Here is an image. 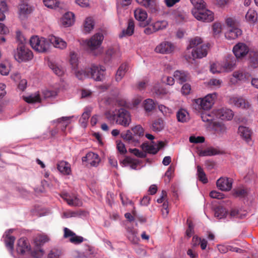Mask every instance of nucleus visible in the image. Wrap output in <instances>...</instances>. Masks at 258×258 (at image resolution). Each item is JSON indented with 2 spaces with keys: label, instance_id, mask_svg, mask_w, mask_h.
Instances as JSON below:
<instances>
[{
  "label": "nucleus",
  "instance_id": "f257e3e1",
  "mask_svg": "<svg viewBox=\"0 0 258 258\" xmlns=\"http://www.w3.org/2000/svg\"><path fill=\"white\" fill-rule=\"evenodd\" d=\"M209 49L208 44H203V40L200 37H196L189 41L187 47L185 57L186 59L202 58L206 57Z\"/></svg>",
  "mask_w": 258,
  "mask_h": 258
},
{
  "label": "nucleus",
  "instance_id": "f03ea898",
  "mask_svg": "<svg viewBox=\"0 0 258 258\" xmlns=\"http://www.w3.org/2000/svg\"><path fill=\"white\" fill-rule=\"evenodd\" d=\"M106 118L110 121H115L117 124L124 127L129 126L132 121L130 112L123 108L109 110L105 113Z\"/></svg>",
  "mask_w": 258,
  "mask_h": 258
},
{
  "label": "nucleus",
  "instance_id": "7ed1b4c3",
  "mask_svg": "<svg viewBox=\"0 0 258 258\" xmlns=\"http://www.w3.org/2000/svg\"><path fill=\"white\" fill-rule=\"evenodd\" d=\"M104 39L103 35L100 33H97L93 35L90 39L83 41L90 53L97 56L103 53V48L101 44Z\"/></svg>",
  "mask_w": 258,
  "mask_h": 258
},
{
  "label": "nucleus",
  "instance_id": "20e7f679",
  "mask_svg": "<svg viewBox=\"0 0 258 258\" xmlns=\"http://www.w3.org/2000/svg\"><path fill=\"white\" fill-rule=\"evenodd\" d=\"M49 236L45 233H38L33 238L31 255L35 258H41L44 254L42 246L50 241Z\"/></svg>",
  "mask_w": 258,
  "mask_h": 258
},
{
  "label": "nucleus",
  "instance_id": "39448f33",
  "mask_svg": "<svg viewBox=\"0 0 258 258\" xmlns=\"http://www.w3.org/2000/svg\"><path fill=\"white\" fill-rule=\"evenodd\" d=\"M226 23L227 31L225 36L227 39H235L242 35V31L239 28V22L235 17H228L226 20Z\"/></svg>",
  "mask_w": 258,
  "mask_h": 258
},
{
  "label": "nucleus",
  "instance_id": "423d86ee",
  "mask_svg": "<svg viewBox=\"0 0 258 258\" xmlns=\"http://www.w3.org/2000/svg\"><path fill=\"white\" fill-rule=\"evenodd\" d=\"M217 98L216 93L209 94L203 98H199L194 101V106L195 109L200 111L202 110L210 109Z\"/></svg>",
  "mask_w": 258,
  "mask_h": 258
},
{
  "label": "nucleus",
  "instance_id": "0eeeda50",
  "mask_svg": "<svg viewBox=\"0 0 258 258\" xmlns=\"http://www.w3.org/2000/svg\"><path fill=\"white\" fill-rule=\"evenodd\" d=\"M31 47L39 53H45L49 51L50 44L49 40L43 37L33 36L30 39Z\"/></svg>",
  "mask_w": 258,
  "mask_h": 258
},
{
  "label": "nucleus",
  "instance_id": "6e6552de",
  "mask_svg": "<svg viewBox=\"0 0 258 258\" xmlns=\"http://www.w3.org/2000/svg\"><path fill=\"white\" fill-rule=\"evenodd\" d=\"M194 7L192 11L194 16H212L213 13L207 9L206 4L203 0H190Z\"/></svg>",
  "mask_w": 258,
  "mask_h": 258
},
{
  "label": "nucleus",
  "instance_id": "1a4fd4ad",
  "mask_svg": "<svg viewBox=\"0 0 258 258\" xmlns=\"http://www.w3.org/2000/svg\"><path fill=\"white\" fill-rule=\"evenodd\" d=\"M105 68L101 65L92 64L87 68L90 73V78L95 81H102L104 77Z\"/></svg>",
  "mask_w": 258,
  "mask_h": 258
},
{
  "label": "nucleus",
  "instance_id": "9d476101",
  "mask_svg": "<svg viewBox=\"0 0 258 258\" xmlns=\"http://www.w3.org/2000/svg\"><path fill=\"white\" fill-rule=\"evenodd\" d=\"M33 57L32 52L24 46L18 47L14 53L15 59L19 62L31 60Z\"/></svg>",
  "mask_w": 258,
  "mask_h": 258
},
{
  "label": "nucleus",
  "instance_id": "9b49d317",
  "mask_svg": "<svg viewBox=\"0 0 258 258\" xmlns=\"http://www.w3.org/2000/svg\"><path fill=\"white\" fill-rule=\"evenodd\" d=\"M175 49V45L171 42L164 41L160 43L155 48V51L161 54H170Z\"/></svg>",
  "mask_w": 258,
  "mask_h": 258
},
{
  "label": "nucleus",
  "instance_id": "f8f14e48",
  "mask_svg": "<svg viewBox=\"0 0 258 258\" xmlns=\"http://www.w3.org/2000/svg\"><path fill=\"white\" fill-rule=\"evenodd\" d=\"M215 117L223 120H231L234 116L233 111L227 108H221L213 110Z\"/></svg>",
  "mask_w": 258,
  "mask_h": 258
},
{
  "label": "nucleus",
  "instance_id": "ddd939ff",
  "mask_svg": "<svg viewBox=\"0 0 258 258\" xmlns=\"http://www.w3.org/2000/svg\"><path fill=\"white\" fill-rule=\"evenodd\" d=\"M16 250L18 253L24 255L27 253L31 254L32 249L28 240L25 238H21L17 242Z\"/></svg>",
  "mask_w": 258,
  "mask_h": 258
},
{
  "label": "nucleus",
  "instance_id": "4468645a",
  "mask_svg": "<svg viewBox=\"0 0 258 258\" xmlns=\"http://www.w3.org/2000/svg\"><path fill=\"white\" fill-rule=\"evenodd\" d=\"M168 22L166 20H159L153 23L149 27L146 28L144 33L150 35L154 32L164 29L168 26Z\"/></svg>",
  "mask_w": 258,
  "mask_h": 258
},
{
  "label": "nucleus",
  "instance_id": "2eb2a0df",
  "mask_svg": "<svg viewBox=\"0 0 258 258\" xmlns=\"http://www.w3.org/2000/svg\"><path fill=\"white\" fill-rule=\"evenodd\" d=\"M229 102L230 104L236 107L243 109H247L250 106V104L248 100L238 96L231 97Z\"/></svg>",
  "mask_w": 258,
  "mask_h": 258
},
{
  "label": "nucleus",
  "instance_id": "dca6fc26",
  "mask_svg": "<svg viewBox=\"0 0 258 258\" xmlns=\"http://www.w3.org/2000/svg\"><path fill=\"white\" fill-rule=\"evenodd\" d=\"M233 180L230 178L222 177L217 181V187L222 191H229L232 188Z\"/></svg>",
  "mask_w": 258,
  "mask_h": 258
},
{
  "label": "nucleus",
  "instance_id": "f3484780",
  "mask_svg": "<svg viewBox=\"0 0 258 258\" xmlns=\"http://www.w3.org/2000/svg\"><path fill=\"white\" fill-rule=\"evenodd\" d=\"M233 52L237 58L246 55L249 52L248 46L243 43H238L233 48Z\"/></svg>",
  "mask_w": 258,
  "mask_h": 258
},
{
  "label": "nucleus",
  "instance_id": "a211bd4d",
  "mask_svg": "<svg viewBox=\"0 0 258 258\" xmlns=\"http://www.w3.org/2000/svg\"><path fill=\"white\" fill-rule=\"evenodd\" d=\"M61 197L71 206L79 207L82 205V201L74 195L63 194L61 195Z\"/></svg>",
  "mask_w": 258,
  "mask_h": 258
},
{
  "label": "nucleus",
  "instance_id": "6ab92c4d",
  "mask_svg": "<svg viewBox=\"0 0 258 258\" xmlns=\"http://www.w3.org/2000/svg\"><path fill=\"white\" fill-rule=\"evenodd\" d=\"M95 21L93 17H86L83 22L82 31L85 34H89L94 29Z\"/></svg>",
  "mask_w": 258,
  "mask_h": 258
},
{
  "label": "nucleus",
  "instance_id": "aec40b11",
  "mask_svg": "<svg viewBox=\"0 0 258 258\" xmlns=\"http://www.w3.org/2000/svg\"><path fill=\"white\" fill-rule=\"evenodd\" d=\"M208 129L214 131L217 135H221L226 132L227 128L224 124L215 121L213 123H209Z\"/></svg>",
  "mask_w": 258,
  "mask_h": 258
},
{
  "label": "nucleus",
  "instance_id": "412c9836",
  "mask_svg": "<svg viewBox=\"0 0 258 258\" xmlns=\"http://www.w3.org/2000/svg\"><path fill=\"white\" fill-rule=\"evenodd\" d=\"M74 116H63L52 121L51 123L53 124L55 123H57L61 128V131L62 132V135L64 136L65 135V130L67 126L71 123V119Z\"/></svg>",
  "mask_w": 258,
  "mask_h": 258
},
{
  "label": "nucleus",
  "instance_id": "4be33fe9",
  "mask_svg": "<svg viewBox=\"0 0 258 258\" xmlns=\"http://www.w3.org/2000/svg\"><path fill=\"white\" fill-rule=\"evenodd\" d=\"M49 41L56 48L63 50L67 47V43L60 37L52 35L49 37Z\"/></svg>",
  "mask_w": 258,
  "mask_h": 258
},
{
  "label": "nucleus",
  "instance_id": "5701e85b",
  "mask_svg": "<svg viewBox=\"0 0 258 258\" xmlns=\"http://www.w3.org/2000/svg\"><path fill=\"white\" fill-rule=\"evenodd\" d=\"M238 134L247 143H249L251 141L252 131L248 127L240 126L238 127Z\"/></svg>",
  "mask_w": 258,
  "mask_h": 258
},
{
  "label": "nucleus",
  "instance_id": "b1692460",
  "mask_svg": "<svg viewBox=\"0 0 258 258\" xmlns=\"http://www.w3.org/2000/svg\"><path fill=\"white\" fill-rule=\"evenodd\" d=\"M135 23L132 19H129L127 22L126 29H123L119 34V37L122 38L125 37L132 36L134 33Z\"/></svg>",
  "mask_w": 258,
  "mask_h": 258
},
{
  "label": "nucleus",
  "instance_id": "393cba45",
  "mask_svg": "<svg viewBox=\"0 0 258 258\" xmlns=\"http://www.w3.org/2000/svg\"><path fill=\"white\" fill-rule=\"evenodd\" d=\"M83 161H87L93 166H98L100 161V158L98 154L93 152H89L85 157L83 158Z\"/></svg>",
  "mask_w": 258,
  "mask_h": 258
},
{
  "label": "nucleus",
  "instance_id": "a878e982",
  "mask_svg": "<svg viewBox=\"0 0 258 258\" xmlns=\"http://www.w3.org/2000/svg\"><path fill=\"white\" fill-rule=\"evenodd\" d=\"M13 229H10L5 233L6 238L5 240L6 247L9 249L11 254H13L14 243L15 240V237L10 235V234L13 232Z\"/></svg>",
  "mask_w": 258,
  "mask_h": 258
},
{
  "label": "nucleus",
  "instance_id": "bb28decb",
  "mask_svg": "<svg viewBox=\"0 0 258 258\" xmlns=\"http://www.w3.org/2000/svg\"><path fill=\"white\" fill-rule=\"evenodd\" d=\"M173 76L174 79L180 84H182L189 79L188 73L183 71L177 70L175 71Z\"/></svg>",
  "mask_w": 258,
  "mask_h": 258
},
{
  "label": "nucleus",
  "instance_id": "cd10ccee",
  "mask_svg": "<svg viewBox=\"0 0 258 258\" xmlns=\"http://www.w3.org/2000/svg\"><path fill=\"white\" fill-rule=\"evenodd\" d=\"M139 4L149 9L153 13L157 11V5L154 0H136Z\"/></svg>",
  "mask_w": 258,
  "mask_h": 258
},
{
  "label": "nucleus",
  "instance_id": "c85d7f7f",
  "mask_svg": "<svg viewBox=\"0 0 258 258\" xmlns=\"http://www.w3.org/2000/svg\"><path fill=\"white\" fill-rule=\"evenodd\" d=\"M249 67L255 69L258 67V50L250 51Z\"/></svg>",
  "mask_w": 258,
  "mask_h": 258
},
{
  "label": "nucleus",
  "instance_id": "c756f323",
  "mask_svg": "<svg viewBox=\"0 0 258 258\" xmlns=\"http://www.w3.org/2000/svg\"><path fill=\"white\" fill-rule=\"evenodd\" d=\"M246 212L243 211L241 210H238L236 209L231 210L229 213H228V219H243L245 217Z\"/></svg>",
  "mask_w": 258,
  "mask_h": 258
},
{
  "label": "nucleus",
  "instance_id": "7c9ffc66",
  "mask_svg": "<svg viewBox=\"0 0 258 258\" xmlns=\"http://www.w3.org/2000/svg\"><path fill=\"white\" fill-rule=\"evenodd\" d=\"M57 169L60 172L64 175H69L71 173V166L66 161H61L58 162Z\"/></svg>",
  "mask_w": 258,
  "mask_h": 258
},
{
  "label": "nucleus",
  "instance_id": "2f4dec72",
  "mask_svg": "<svg viewBox=\"0 0 258 258\" xmlns=\"http://www.w3.org/2000/svg\"><path fill=\"white\" fill-rule=\"evenodd\" d=\"M24 100L28 103L41 102L42 97L39 92H36L28 96L24 97Z\"/></svg>",
  "mask_w": 258,
  "mask_h": 258
},
{
  "label": "nucleus",
  "instance_id": "473e14b6",
  "mask_svg": "<svg viewBox=\"0 0 258 258\" xmlns=\"http://www.w3.org/2000/svg\"><path fill=\"white\" fill-rule=\"evenodd\" d=\"M106 55L112 59H117L121 57V52L118 46H115L109 48L106 51Z\"/></svg>",
  "mask_w": 258,
  "mask_h": 258
},
{
  "label": "nucleus",
  "instance_id": "72a5a7b5",
  "mask_svg": "<svg viewBox=\"0 0 258 258\" xmlns=\"http://www.w3.org/2000/svg\"><path fill=\"white\" fill-rule=\"evenodd\" d=\"M128 68V65L125 63H122L121 65H120V66L118 69L115 75V80L117 82H119L121 80L125 73L127 71Z\"/></svg>",
  "mask_w": 258,
  "mask_h": 258
},
{
  "label": "nucleus",
  "instance_id": "f704fd0d",
  "mask_svg": "<svg viewBox=\"0 0 258 258\" xmlns=\"http://www.w3.org/2000/svg\"><path fill=\"white\" fill-rule=\"evenodd\" d=\"M91 112V109L89 107H86L79 120L81 125L84 128L87 125L88 120L90 116Z\"/></svg>",
  "mask_w": 258,
  "mask_h": 258
},
{
  "label": "nucleus",
  "instance_id": "c9c22d12",
  "mask_svg": "<svg viewBox=\"0 0 258 258\" xmlns=\"http://www.w3.org/2000/svg\"><path fill=\"white\" fill-rule=\"evenodd\" d=\"M214 215L218 219H228V218L227 210L222 207H218L215 208Z\"/></svg>",
  "mask_w": 258,
  "mask_h": 258
},
{
  "label": "nucleus",
  "instance_id": "e433bc0d",
  "mask_svg": "<svg viewBox=\"0 0 258 258\" xmlns=\"http://www.w3.org/2000/svg\"><path fill=\"white\" fill-rule=\"evenodd\" d=\"M235 59H233L223 62L221 65L222 72L232 71L235 67Z\"/></svg>",
  "mask_w": 258,
  "mask_h": 258
},
{
  "label": "nucleus",
  "instance_id": "4c0bfd02",
  "mask_svg": "<svg viewBox=\"0 0 258 258\" xmlns=\"http://www.w3.org/2000/svg\"><path fill=\"white\" fill-rule=\"evenodd\" d=\"M177 120L181 122H185L189 120L188 112L184 109H180L176 113Z\"/></svg>",
  "mask_w": 258,
  "mask_h": 258
},
{
  "label": "nucleus",
  "instance_id": "58836bf2",
  "mask_svg": "<svg viewBox=\"0 0 258 258\" xmlns=\"http://www.w3.org/2000/svg\"><path fill=\"white\" fill-rule=\"evenodd\" d=\"M49 67L53 73L58 76H62L66 71L61 66L53 62H50L49 63Z\"/></svg>",
  "mask_w": 258,
  "mask_h": 258
},
{
  "label": "nucleus",
  "instance_id": "ea45409f",
  "mask_svg": "<svg viewBox=\"0 0 258 258\" xmlns=\"http://www.w3.org/2000/svg\"><path fill=\"white\" fill-rule=\"evenodd\" d=\"M249 193V189L243 187H238L233 190V195L236 197L245 198Z\"/></svg>",
  "mask_w": 258,
  "mask_h": 258
},
{
  "label": "nucleus",
  "instance_id": "a19ab883",
  "mask_svg": "<svg viewBox=\"0 0 258 258\" xmlns=\"http://www.w3.org/2000/svg\"><path fill=\"white\" fill-rule=\"evenodd\" d=\"M59 23L64 27H68L72 26L75 22V17H60Z\"/></svg>",
  "mask_w": 258,
  "mask_h": 258
},
{
  "label": "nucleus",
  "instance_id": "79ce46f5",
  "mask_svg": "<svg viewBox=\"0 0 258 258\" xmlns=\"http://www.w3.org/2000/svg\"><path fill=\"white\" fill-rule=\"evenodd\" d=\"M215 117V114L213 113V110L210 113H203L201 114V118L204 122H207L206 124L207 128H208V125L210 122L213 123L214 122Z\"/></svg>",
  "mask_w": 258,
  "mask_h": 258
},
{
  "label": "nucleus",
  "instance_id": "37998d69",
  "mask_svg": "<svg viewBox=\"0 0 258 258\" xmlns=\"http://www.w3.org/2000/svg\"><path fill=\"white\" fill-rule=\"evenodd\" d=\"M246 76L241 71H235L233 73L232 77L230 79V82L232 84H235L238 81L243 80Z\"/></svg>",
  "mask_w": 258,
  "mask_h": 258
},
{
  "label": "nucleus",
  "instance_id": "c03bdc74",
  "mask_svg": "<svg viewBox=\"0 0 258 258\" xmlns=\"http://www.w3.org/2000/svg\"><path fill=\"white\" fill-rule=\"evenodd\" d=\"M163 146V143L159 142L156 144H151L147 147V150L150 153L155 154Z\"/></svg>",
  "mask_w": 258,
  "mask_h": 258
},
{
  "label": "nucleus",
  "instance_id": "a18cd8bd",
  "mask_svg": "<svg viewBox=\"0 0 258 258\" xmlns=\"http://www.w3.org/2000/svg\"><path fill=\"white\" fill-rule=\"evenodd\" d=\"M223 25L220 22H215L212 25L213 35L215 37H218L222 32Z\"/></svg>",
  "mask_w": 258,
  "mask_h": 258
},
{
  "label": "nucleus",
  "instance_id": "49530a36",
  "mask_svg": "<svg viewBox=\"0 0 258 258\" xmlns=\"http://www.w3.org/2000/svg\"><path fill=\"white\" fill-rule=\"evenodd\" d=\"M76 77L79 80H83L90 78V73L87 71V68L85 69H80L75 71Z\"/></svg>",
  "mask_w": 258,
  "mask_h": 258
},
{
  "label": "nucleus",
  "instance_id": "de8ad7c7",
  "mask_svg": "<svg viewBox=\"0 0 258 258\" xmlns=\"http://www.w3.org/2000/svg\"><path fill=\"white\" fill-rule=\"evenodd\" d=\"M31 7L25 4L20 5L19 8V13L20 15H27L31 14L33 11Z\"/></svg>",
  "mask_w": 258,
  "mask_h": 258
},
{
  "label": "nucleus",
  "instance_id": "09e8293b",
  "mask_svg": "<svg viewBox=\"0 0 258 258\" xmlns=\"http://www.w3.org/2000/svg\"><path fill=\"white\" fill-rule=\"evenodd\" d=\"M199 179L203 183L208 182V179L206 177V174L204 172L203 168L199 165L197 166V173Z\"/></svg>",
  "mask_w": 258,
  "mask_h": 258
},
{
  "label": "nucleus",
  "instance_id": "8fccbe9b",
  "mask_svg": "<svg viewBox=\"0 0 258 258\" xmlns=\"http://www.w3.org/2000/svg\"><path fill=\"white\" fill-rule=\"evenodd\" d=\"M143 105L145 110L150 112L154 108L155 102L151 99H147L144 101Z\"/></svg>",
  "mask_w": 258,
  "mask_h": 258
},
{
  "label": "nucleus",
  "instance_id": "3c124183",
  "mask_svg": "<svg viewBox=\"0 0 258 258\" xmlns=\"http://www.w3.org/2000/svg\"><path fill=\"white\" fill-rule=\"evenodd\" d=\"M140 27H145L151 22V17H135Z\"/></svg>",
  "mask_w": 258,
  "mask_h": 258
},
{
  "label": "nucleus",
  "instance_id": "603ef678",
  "mask_svg": "<svg viewBox=\"0 0 258 258\" xmlns=\"http://www.w3.org/2000/svg\"><path fill=\"white\" fill-rule=\"evenodd\" d=\"M44 5L48 8L55 9L59 4L57 0H43Z\"/></svg>",
  "mask_w": 258,
  "mask_h": 258
},
{
  "label": "nucleus",
  "instance_id": "864d4df0",
  "mask_svg": "<svg viewBox=\"0 0 258 258\" xmlns=\"http://www.w3.org/2000/svg\"><path fill=\"white\" fill-rule=\"evenodd\" d=\"M219 152L215 148H209L200 152V155L203 156H213L218 154Z\"/></svg>",
  "mask_w": 258,
  "mask_h": 258
},
{
  "label": "nucleus",
  "instance_id": "5fc2aeb1",
  "mask_svg": "<svg viewBox=\"0 0 258 258\" xmlns=\"http://www.w3.org/2000/svg\"><path fill=\"white\" fill-rule=\"evenodd\" d=\"M164 128L163 121L161 119L156 120L152 124V128L155 132H160Z\"/></svg>",
  "mask_w": 258,
  "mask_h": 258
},
{
  "label": "nucleus",
  "instance_id": "6e6d98bb",
  "mask_svg": "<svg viewBox=\"0 0 258 258\" xmlns=\"http://www.w3.org/2000/svg\"><path fill=\"white\" fill-rule=\"evenodd\" d=\"M42 94L44 99L54 97L57 95L56 91L48 89L43 90Z\"/></svg>",
  "mask_w": 258,
  "mask_h": 258
},
{
  "label": "nucleus",
  "instance_id": "4d7b16f0",
  "mask_svg": "<svg viewBox=\"0 0 258 258\" xmlns=\"http://www.w3.org/2000/svg\"><path fill=\"white\" fill-rule=\"evenodd\" d=\"M9 14V8L6 2L2 1L0 2V16H6Z\"/></svg>",
  "mask_w": 258,
  "mask_h": 258
},
{
  "label": "nucleus",
  "instance_id": "13d9d810",
  "mask_svg": "<svg viewBox=\"0 0 258 258\" xmlns=\"http://www.w3.org/2000/svg\"><path fill=\"white\" fill-rule=\"evenodd\" d=\"M61 255V250L54 248L49 251L47 255V258H60Z\"/></svg>",
  "mask_w": 258,
  "mask_h": 258
},
{
  "label": "nucleus",
  "instance_id": "bf43d9fd",
  "mask_svg": "<svg viewBox=\"0 0 258 258\" xmlns=\"http://www.w3.org/2000/svg\"><path fill=\"white\" fill-rule=\"evenodd\" d=\"M70 62L73 69H75L77 67L78 65V59L75 53H71Z\"/></svg>",
  "mask_w": 258,
  "mask_h": 258
},
{
  "label": "nucleus",
  "instance_id": "052dcab7",
  "mask_svg": "<svg viewBox=\"0 0 258 258\" xmlns=\"http://www.w3.org/2000/svg\"><path fill=\"white\" fill-rule=\"evenodd\" d=\"M10 68L9 64L5 63H1L0 64V73L4 76H7L9 74L10 72Z\"/></svg>",
  "mask_w": 258,
  "mask_h": 258
},
{
  "label": "nucleus",
  "instance_id": "680f3d73",
  "mask_svg": "<svg viewBox=\"0 0 258 258\" xmlns=\"http://www.w3.org/2000/svg\"><path fill=\"white\" fill-rule=\"evenodd\" d=\"M132 131L135 135L139 137H143L144 136V130L140 125H138L133 127Z\"/></svg>",
  "mask_w": 258,
  "mask_h": 258
},
{
  "label": "nucleus",
  "instance_id": "e2e57ef3",
  "mask_svg": "<svg viewBox=\"0 0 258 258\" xmlns=\"http://www.w3.org/2000/svg\"><path fill=\"white\" fill-rule=\"evenodd\" d=\"M158 108L164 116H168L172 113L171 109L163 105H159L158 106Z\"/></svg>",
  "mask_w": 258,
  "mask_h": 258
},
{
  "label": "nucleus",
  "instance_id": "0e129e2a",
  "mask_svg": "<svg viewBox=\"0 0 258 258\" xmlns=\"http://www.w3.org/2000/svg\"><path fill=\"white\" fill-rule=\"evenodd\" d=\"M152 92L157 95H162L166 93V90L160 87L158 84H156L153 88Z\"/></svg>",
  "mask_w": 258,
  "mask_h": 258
},
{
  "label": "nucleus",
  "instance_id": "69168bd1",
  "mask_svg": "<svg viewBox=\"0 0 258 258\" xmlns=\"http://www.w3.org/2000/svg\"><path fill=\"white\" fill-rule=\"evenodd\" d=\"M222 83V82L219 79H212L209 81L208 84L209 85L215 88H219L221 86Z\"/></svg>",
  "mask_w": 258,
  "mask_h": 258
},
{
  "label": "nucleus",
  "instance_id": "338daca9",
  "mask_svg": "<svg viewBox=\"0 0 258 258\" xmlns=\"http://www.w3.org/2000/svg\"><path fill=\"white\" fill-rule=\"evenodd\" d=\"M116 148L118 152L121 154H124L126 152L124 144L120 141H116Z\"/></svg>",
  "mask_w": 258,
  "mask_h": 258
},
{
  "label": "nucleus",
  "instance_id": "774afa93",
  "mask_svg": "<svg viewBox=\"0 0 258 258\" xmlns=\"http://www.w3.org/2000/svg\"><path fill=\"white\" fill-rule=\"evenodd\" d=\"M84 238L82 236H77L75 233L72 237H70V241L75 244H79L83 241Z\"/></svg>",
  "mask_w": 258,
  "mask_h": 258
}]
</instances>
